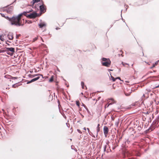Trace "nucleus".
I'll return each instance as SVG.
<instances>
[{"mask_svg":"<svg viewBox=\"0 0 159 159\" xmlns=\"http://www.w3.org/2000/svg\"><path fill=\"white\" fill-rule=\"evenodd\" d=\"M31 11L32 10H30L29 11H23L22 13L18 15L17 16H14L15 24H18L19 25L16 26H20L23 25V24H22V20L21 17L22 16V15H24L26 16V13H29L30 12H31Z\"/></svg>","mask_w":159,"mask_h":159,"instance_id":"1","label":"nucleus"},{"mask_svg":"<svg viewBox=\"0 0 159 159\" xmlns=\"http://www.w3.org/2000/svg\"><path fill=\"white\" fill-rule=\"evenodd\" d=\"M102 61H103V62L102 63V66L107 67H109L110 66L111 64V61L109 59L103 57L102 58Z\"/></svg>","mask_w":159,"mask_h":159,"instance_id":"2","label":"nucleus"},{"mask_svg":"<svg viewBox=\"0 0 159 159\" xmlns=\"http://www.w3.org/2000/svg\"><path fill=\"white\" fill-rule=\"evenodd\" d=\"M5 18L7 20H9V21L11 22V25H19L18 24H15V19L14 18V16L12 17L11 18H10L8 16H7L5 17Z\"/></svg>","mask_w":159,"mask_h":159,"instance_id":"3","label":"nucleus"},{"mask_svg":"<svg viewBox=\"0 0 159 159\" xmlns=\"http://www.w3.org/2000/svg\"><path fill=\"white\" fill-rule=\"evenodd\" d=\"M28 13L26 14V16L28 18L31 19L35 18L37 16V14L35 12H33L32 13L27 14Z\"/></svg>","mask_w":159,"mask_h":159,"instance_id":"4","label":"nucleus"},{"mask_svg":"<svg viewBox=\"0 0 159 159\" xmlns=\"http://www.w3.org/2000/svg\"><path fill=\"white\" fill-rule=\"evenodd\" d=\"M103 130L105 137H106L108 133L109 129L107 126H105L103 127Z\"/></svg>","mask_w":159,"mask_h":159,"instance_id":"5","label":"nucleus"},{"mask_svg":"<svg viewBox=\"0 0 159 159\" xmlns=\"http://www.w3.org/2000/svg\"><path fill=\"white\" fill-rule=\"evenodd\" d=\"M132 90L131 89H127V90H125L124 91V93L125 95L127 96H129L130 95V93H132Z\"/></svg>","mask_w":159,"mask_h":159,"instance_id":"6","label":"nucleus"},{"mask_svg":"<svg viewBox=\"0 0 159 159\" xmlns=\"http://www.w3.org/2000/svg\"><path fill=\"white\" fill-rule=\"evenodd\" d=\"M40 3L42 4V5H40L39 6V8L40 9V11L41 12H43L45 8L44 7V4L42 2H41Z\"/></svg>","mask_w":159,"mask_h":159,"instance_id":"7","label":"nucleus"},{"mask_svg":"<svg viewBox=\"0 0 159 159\" xmlns=\"http://www.w3.org/2000/svg\"><path fill=\"white\" fill-rule=\"evenodd\" d=\"M8 38L10 40H12L13 39L12 33H9L7 35Z\"/></svg>","mask_w":159,"mask_h":159,"instance_id":"8","label":"nucleus"},{"mask_svg":"<svg viewBox=\"0 0 159 159\" xmlns=\"http://www.w3.org/2000/svg\"><path fill=\"white\" fill-rule=\"evenodd\" d=\"M13 7L12 6L9 7L8 8L7 10V12L8 13H10L13 10Z\"/></svg>","mask_w":159,"mask_h":159,"instance_id":"9","label":"nucleus"},{"mask_svg":"<svg viewBox=\"0 0 159 159\" xmlns=\"http://www.w3.org/2000/svg\"><path fill=\"white\" fill-rule=\"evenodd\" d=\"M7 50L9 51H11L12 52H15V48H6Z\"/></svg>","mask_w":159,"mask_h":159,"instance_id":"10","label":"nucleus"},{"mask_svg":"<svg viewBox=\"0 0 159 159\" xmlns=\"http://www.w3.org/2000/svg\"><path fill=\"white\" fill-rule=\"evenodd\" d=\"M46 24L44 22H41L39 24V26L40 28H42L43 27L46 26Z\"/></svg>","mask_w":159,"mask_h":159,"instance_id":"11","label":"nucleus"},{"mask_svg":"<svg viewBox=\"0 0 159 159\" xmlns=\"http://www.w3.org/2000/svg\"><path fill=\"white\" fill-rule=\"evenodd\" d=\"M40 78V76H38L37 77L32 79L31 80V81H32L33 82L39 80Z\"/></svg>","mask_w":159,"mask_h":159,"instance_id":"12","label":"nucleus"},{"mask_svg":"<svg viewBox=\"0 0 159 159\" xmlns=\"http://www.w3.org/2000/svg\"><path fill=\"white\" fill-rule=\"evenodd\" d=\"M143 97L147 98L148 97V93H146L145 94H143V96L142 98V99L143 98Z\"/></svg>","mask_w":159,"mask_h":159,"instance_id":"13","label":"nucleus"},{"mask_svg":"<svg viewBox=\"0 0 159 159\" xmlns=\"http://www.w3.org/2000/svg\"><path fill=\"white\" fill-rule=\"evenodd\" d=\"M109 142H108L106 143V144L103 147V150L104 152L106 151V148L107 147V145H108L109 144Z\"/></svg>","mask_w":159,"mask_h":159,"instance_id":"14","label":"nucleus"},{"mask_svg":"<svg viewBox=\"0 0 159 159\" xmlns=\"http://www.w3.org/2000/svg\"><path fill=\"white\" fill-rule=\"evenodd\" d=\"M39 75H40V76H42V79L43 78V75H42V74H35V75H32V77H34L35 76H39Z\"/></svg>","mask_w":159,"mask_h":159,"instance_id":"15","label":"nucleus"},{"mask_svg":"<svg viewBox=\"0 0 159 159\" xmlns=\"http://www.w3.org/2000/svg\"><path fill=\"white\" fill-rule=\"evenodd\" d=\"M100 125L99 124H98L97 128V136H98V133L100 131L99 129V126Z\"/></svg>","mask_w":159,"mask_h":159,"instance_id":"16","label":"nucleus"},{"mask_svg":"<svg viewBox=\"0 0 159 159\" xmlns=\"http://www.w3.org/2000/svg\"><path fill=\"white\" fill-rule=\"evenodd\" d=\"M4 77H5V78H6L11 79V76L9 75H6Z\"/></svg>","mask_w":159,"mask_h":159,"instance_id":"17","label":"nucleus"},{"mask_svg":"<svg viewBox=\"0 0 159 159\" xmlns=\"http://www.w3.org/2000/svg\"><path fill=\"white\" fill-rule=\"evenodd\" d=\"M40 0H33L32 2H33V4H34L36 2H40Z\"/></svg>","mask_w":159,"mask_h":159,"instance_id":"18","label":"nucleus"},{"mask_svg":"<svg viewBox=\"0 0 159 159\" xmlns=\"http://www.w3.org/2000/svg\"><path fill=\"white\" fill-rule=\"evenodd\" d=\"M118 146V145L117 144H115V145H113L112 149L113 150H114L116 147Z\"/></svg>","mask_w":159,"mask_h":159,"instance_id":"19","label":"nucleus"},{"mask_svg":"<svg viewBox=\"0 0 159 159\" xmlns=\"http://www.w3.org/2000/svg\"><path fill=\"white\" fill-rule=\"evenodd\" d=\"M111 75V79L114 82L116 81V78H115L112 76Z\"/></svg>","mask_w":159,"mask_h":159,"instance_id":"20","label":"nucleus"},{"mask_svg":"<svg viewBox=\"0 0 159 159\" xmlns=\"http://www.w3.org/2000/svg\"><path fill=\"white\" fill-rule=\"evenodd\" d=\"M6 52V50L5 49H0V53L4 52Z\"/></svg>","mask_w":159,"mask_h":159,"instance_id":"21","label":"nucleus"},{"mask_svg":"<svg viewBox=\"0 0 159 159\" xmlns=\"http://www.w3.org/2000/svg\"><path fill=\"white\" fill-rule=\"evenodd\" d=\"M53 76H52L51 77V78L50 79V80H49V82H52L53 81Z\"/></svg>","mask_w":159,"mask_h":159,"instance_id":"22","label":"nucleus"},{"mask_svg":"<svg viewBox=\"0 0 159 159\" xmlns=\"http://www.w3.org/2000/svg\"><path fill=\"white\" fill-rule=\"evenodd\" d=\"M0 39L2 41H3L4 40V39L3 37L2 36V35L0 36Z\"/></svg>","mask_w":159,"mask_h":159,"instance_id":"23","label":"nucleus"},{"mask_svg":"<svg viewBox=\"0 0 159 159\" xmlns=\"http://www.w3.org/2000/svg\"><path fill=\"white\" fill-rule=\"evenodd\" d=\"M18 86L17 84H13L12 86V87L13 88H15Z\"/></svg>","mask_w":159,"mask_h":159,"instance_id":"24","label":"nucleus"},{"mask_svg":"<svg viewBox=\"0 0 159 159\" xmlns=\"http://www.w3.org/2000/svg\"><path fill=\"white\" fill-rule=\"evenodd\" d=\"M81 85L82 86V89H84V83L82 81L81 82Z\"/></svg>","mask_w":159,"mask_h":159,"instance_id":"25","label":"nucleus"},{"mask_svg":"<svg viewBox=\"0 0 159 159\" xmlns=\"http://www.w3.org/2000/svg\"><path fill=\"white\" fill-rule=\"evenodd\" d=\"M38 37H36L34 38L33 39V42H34L35 41L37 40L38 39Z\"/></svg>","mask_w":159,"mask_h":159,"instance_id":"26","label":"nucleus"},{"mask_svg":"<svg viewBox=\"0 0 159 159\" xmlns=\"http://www.w3.org/2000/svg\"><path fill=\"white\" fill-rule=\"evenodd\" d=\"M76 105L78 107H80V103L79 102V101H76Z\"/></svg>","mask_w":159,"mask_h":159,"instance_id":"27","label":"nucleus"},{"mask_svg":"<svg viewBox=\"0 0 159 159\" xmlns=\"http://www.w3.org/2000/svg\"><path fill=\"white\" fill-rule=\"evenodd\" d=\"M17 77H13L11 76V79L12 80H15L17 79Z\"/></svg>","mask_w":159,"mask_h":159,"instance_id":"28","label":"nucleus"},{"mask_svg":"<svg viewBox=\"0 0 159 159\" xmlns=\"http://www.w3.org/2000/svg\"><path fill=\"white\" fill-rule=\"evenodd\" d=\"M156 120L158 122L159 121V116L157 117L156 119Z\"/></svg>","mask_w":159,"mask_h":159,"instance_id":"29","label":"nucleus"},{"mask_svg":"<svg viewBox=\"0 0 159 159\" xmlns=\"http://www.w3.org/2000/svg\"><path fill=\"white\" fill-rule=\"evenodd\" d=\"M77 131L80 133L82 134V132L79 129H77Z\"/></svg>","mask_w":159,"mask_h":159,"instance_id":"30","label":"nucleus"},{"mask_svg":"<svg viewBox=\"0 0 159 159\" xmlns=\"http://www.w3.org/2000/svg\"><path fill=\"white\" fill-rule=\"evenodd\" d=\"M20 36V34H16V39H18L19 37V36Z\"/></svg>","mask_w":159,"mask_h":159,"instance_id":"31","label":"nucleus"},{"mask_svg":"<svg viewBox=\"0 0 159 159\" xmlns=\"http://www.w3.org/2000/svg\"><path fill=\"white\" fill-rule=\"evenodd\" d=\"M1 16L3 17H5V15L3 14H2V13H1Z\"/></svg>","mask_w":159,"mask_h":159,"instance_id":"32","label":"nucleus"},{"mask_svg":"<svg viewBox=\"0 0 159 159\" xmlns=\"http://www.w3.org/2000/svg\"><path fill=\"white\" fill-rule=\"evenodd\" d=\"M122 64L124 66H125V65H128V66L129 65V64H128L126 63H124L123 62H122Z\"/></svg>","mask_w":159,"mask_h":159,"instance_id":"33","label":"nucleus"},{"mask_svg":"<svg viewBox=\"0 0 159 159\" xmlns=\"http://www.w3.org/2000/svg\"><path fill=\"white\" fill-rule=\"evenodd\" d=\"M6 52L7 53L8 55H11L10 52H9V51H8L7 50H6Z\"/></svg>","mask_w":159,"mask_h":159,"instance_id":"34","label":"nucleus"},{"mask_svg":"<svg viewBox=\"0 0 159 159\" xmlns=\"http://www.w3.org/2000/svg\"><path fill=\"white\" fill-rule=\"evenodd\" d=\"M32 82V81H31V80L30 81H28L27 84H29L30 83H31Z\"/></svg>","mask_w":159,"mask_h":159,"instance_id":"35","label":"nucleus"},{"mask_svg":"<svg viewBox=\"0 0 159 159\" xmlns=\"http://www.w3.org/2000/svg\"><path fill=\"white\" fill-rule=\"evenodd\" d=\"M155 66V64H153V65L152 66V67H150V68H151V69H152V68H153V67H154Z\"/></svg>","mask_w":159,"mask_h":159,"instance_id":"36","label":"nucleus"},{"mask_svg":"<svg viewBox=\"0 0 159 159\" xmlns=\"http://www.w3.org/2000/svg\"><path fill=\"white\" fill-rule=\"evenodd\" d=\"M112 104H113L112 103H110L109 104L107 105V107H108L110 105H112Z\"/></svg>","mask_w":159,"mask_h":159,"instance_id":"37","label":"nucleus"},{"mask_svg":"<svg viewBox=\"0 0 159 159\" xmlns=\"http://www.w3.org/2000/svg\"><path fill=\"white\" fill-rule=\"evenodd\" d=\"M158 61H156L155 63L154 64H155V66H156V65H157V64L158 63Z\"/></svg>","mask_w":159,"mask_h":159,"instance_id":"38","label":"nucleus"},{"mask_svg":"<svg viewBox=\"0 0 159 159\" xmlns=\"http://www.w3.org/2000/svg\"><path fill=\"white\" fill-rule=\"evenodd\" d=\"M137 102H136L134 103H133L132 104V105L133 106H135V104H136V103Z\"/></svg>","mask_w":159,"mask_h":159,"instance_id":"39","label":"nucleus"},{"mask_svg":"<svg viewBox=\"0 0 159 159\" xmlns=\"http://www.w3.org/2000/svg\"><path fill=\"white\" fill-rule=\"evenodd\" d=\"M85 108L88 112L89 111L88 108H87L86 107H85Z\"/></svg>","mask_w":159,"mask_h":159,"instance_id":"40","label":"nucleus"},{"mask_svg":"<svg viewBox=\"0 0 159 159\" xmlns=\"http://www.w3.org/2000/svg\"><path fill=\"white\" fill-rule=\"evenodd\" d=\"M84 107H86V106L84 104L82 103V105Z\"/></svg>","mask_w":159,"mask_h":159,"instance_id":"41","label":"nucleus"},{"mask_svg":"<svg viewBox=\"0 0 159 159\" xmlns=\"http://www.w3.org/2000/svg\"><path fill=\"white\" fill-rule=\"evenodd\" d=\"M116 78V80L117 79H119L120 80V78L119 77H117Z\"/></svg>","mask_w":159,"mask_h":159,"instance_id":"42","label":"nucleus"},{"mask_svg":"<svg viewBox=\"0 0 159 159\" xmlns=\"http://www.w3.org/2000/svg\"><path fill=\"white\" fill-rule=\"evenodd\" d=\"M110 99L111 100V101L112 102H113V101H114V99L113 98H110Z\"/></svg>","mask_w":159,"mask_h":159,"instance_id":"43","label":"nucleus"},{"mask_svg":"<svg viewBox=\"0 0 159 159\" xmlns=\"http://www.w3.org/2000/svg\"><path fill=\"white\" fill-rule=\"evenodd\" d=\"M147 91H148V92H150L151 91V90H150V89H149L148 90H147Z\"/></svg>","mask_w":159,"mask_h":159,"instance_id":"44","label":"nucleus"},{"mask_svg":"<svg viewBox=\"0 0 159 159\" xmlns=\"http://www.w3.org/2000/svg\"><path fill=\"white\" fill-rule=\"evenodd\" d=\"M40 38H41V40L42 41H43V42H44V41H43V39L42 38V37H41Z\"/></svg>","mask_w":159,"mask_h":159,"instance_id":"45","label":"nucleus"},{"mask_svg":"<svg viewBox=\"0 0 159 159\" xmlns=\"http://www.w3.org/2000/svg\"><path fill=\"white\" fill-rule=\"evenodd\" d=\"M121 138H122V137H121L120 138H119V140H118V142H119V140H120V139H121Z\"/></svg>","mask_w":159,"mask_h":159,"instance_id":"46","label":"nucleus"},{"mask_svg":"<svg viewBox=\"0 0 159 159\" xmlns=\"http://www.w3.org/2000/svg\"><path fill=\"white\" fill-rule=\"evenodd\" d=\"M83 129H84V130H86V128H85V127H84V128Z\"/></svg>","mask_w":159,"mask_h":159,"instance_id":"47","label":"nucleus"},{"mask_svg":"<svg viewBox=\"0 0 159 159\" xmlns=\"http://www.w3.org/2000/svg\"><path fill=\"white\" fill-rule=\"evenodd\" d=\"M87 129L88 130V132H89V129L88 128H87Z\"/></svg>","mask_w":159,"mask_h":159,"instance_id":"48","label":"nucleus"},{"mask_svg":"<svg viewBox=\"0 0 159 159\" xmlns=\"http://www.w3.org/2000/svg\"><path fill=\"white\" fill-rule=\"evenodd\" d=\"M107 105H106V106H105V108H106L107 107Z\"/></svg>","mask_w":159,"mask_h":159,"instance_id":"49","label":"nucleus"},{"mask_svg":"<svg viewBox=\"0 0 159 159\" xmlns=\"http://www.w3.org/2000/svg\"><path fill=\"white\" fill-rule=\"evenodd\" d=\"M159 87V84L158 85V86H157L156 88H158Z\"/></svg>","mask_w":159,"mask_h":159,"instance_id":"50","label":"nucleus"},{"mask_svg":"<svg viewBox=\"0 0 159 159\" xmlns=\"http://www.w3.org/2000/svg\"><path fill=\"white\" fill-rule=\"evenodd\" d=\"M62 115L63 116H64V117H65L64 115V114H62Z\"/></svg>","mask_w":159,"mask_h":159,"instance_id":"51","label":"nucleus"},{"mask_svg":"<svg viewBox=\"0 0 159 159\" xmlns=\"http://www.w3.org/2000/svg\"><path fill=\"white\" fill-rule=\"evenodd\" d=\"M101 98V97H99L98 98V100H99V99Z\"/></svg>","mask_w":159,"mask_h":159,"instance_id":"52","label":"nucleus"},{"mask_svg":"<svg viewBox=\"0 0 159 159\" xmlns=\"http://www.w3.org/2000/svg\"><path fill=\"white\" fill-rule=\"evenodd\" d=\"M92 136L94 138L95 137V136H94V135Z\"/></svg>","mask_w":159,"mask_h":159,"instance_id":"53","label":"nucleus"},{"mask_svg":"<svg viewBox=\"0 0 159 159\" xmlns=\"http://www.w3.org/2000/svg\"><path fill=\"white\" fill-rule=\"evenodd\" d=\"M16 0H15L13 2V3H14V2H16Z\"/></svg>","mask_w":159,"mask_h":159,"instance_id":"54","label":"nucleus"},{"mask_svg":"<svg viewBox=\"0 0 159 159\" xmlns=\"http://www.w3.org/2000/svg\"><path fill=\"white\" fill-rule=\"evenodd\" d=\"M56 30H58V29H59V28H56Z\"/></svg>","mask_w":159,"mask_h":159,"instance_id":"55","label":"nucleus"},{"mask_svg":"<svg viewBox=\"0 0 159 159\" xmlns=\"http://www.w3.org/2000/svg\"><path fill=\"white\" fill-rule=\"evenodd\" d=\"M110 70V71H112V70Z\"/></svg>","mask_w":159,"mask_h":159,"instance_id":"56","label":"nucleus"},{"mask_svg":"<svg viewBox=\"0 0 159 159\" xmlns=\"http://www.w3.org/2000/svg\"><path fill=\"white\" fill-rule=\"evenodd\" d=\"M6 44H8V45H9V44L8 43H6Z\"/></svg>","mask_w":159,"mask_h":159,"instance_id":"57","label":"nucleus"},{"mask_svg":"<svg viewBox=\"0 0 159 159\" xmlns=\"http://www.w3.org/2000/svg\"><path fill=\"white\" fill-rule=\"evenodd\" d=\"M81 116H83V117H84V116H83V115H81Z\"/></svg>","mask_w":159,"mask_h":159,"instance_id":"58","label":"nucleus"},{"mask_svg":"<svg viewBox=\"0 0 159 159\" xmlns=\"http://www.w3.org/2000/svg\"><path fill=\"white\" fill-rule=\"evenodd\" d=\"M81 94H83V93H81Z\"/></svg>","mask_w":159,"mask_h":159,"instance_id":"59","label":"nucleus"},{"mask_svg":"<svg viewBox=\"0 0 159 159\" xmlns=\"http://www.w3.org/2000/svg\"><path fill=\"white\" fill-rule=\"evenodd\" d=\"M8 6H7V7H7Z\"/></svg>","mask_w":159,"mask_h":159,"instance_id":"60","label":"nucleus"},{"mask_svg":"<svg viewBox=\"0 0 159 159\" xmlns=\"http://www.w3.org/2000/svg\"><path fill=\"white\" fill-rule=\"evenodd\" d=\"M58 70V71H60V70Z\"/></svg>","mask_w":159,"mask_h":159,"instance_id":"61","label":"nucleus"},{"mask_svg":"<svg viewBox=\"0 0 159 159\" xmlns=\"http://www.w3.org/2000/svg\"><path fill=\"white\" fill-rule=\"evenodd\" d=\"M133 66V64H132V66Z\"/></svg>","mask_w":159,"mask_h":159,"instance_id":"62","label":"nucleus"},{"mask_svg":"<svg viewBox=\"0 0 159 159\" xmlns=\"http://www.w3.org/2000/svg\"><path fill=\"white\" fill-rule=\"evenodd\" d=\"M89 134L90 135H91V134H90V133H89Z\"/></svg>","mask_w":159,"mask_h":159,"instance_id":"63","label":"nucleus"},{"mask_svg":"<svg viewBox=\"0 0 159 159\" xmlns=\"http://www.w3.org/2000/svg\"><path fill=\"white\" fill-rule=\"evenodd\" d=\"M89 134L90 135H91V134H90V133H89Z\"/></svg>","mask_w":159,"mask_h":159,"instance_id":"64","label":"nucleus"}]
</instances>
